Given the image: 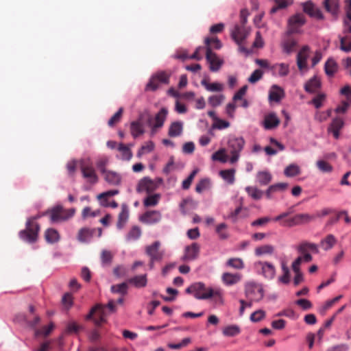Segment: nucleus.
<instances>
[{"label": "nucleus", "mask_w": 351, "mask_h": 351, "mask_svg": "<svg viewBox=\"0 0 351 351\" xmlns=\"http://www.w3.org/2000/svg\"><path fill=\"white\" fill-rule=\"evenodd\" d=\"M186 293L192 294L197 300L213 298L216 304H222L223 291L220 288L207 287L201 282H195L186 289Z\"/></svg>", "instance_id": "obj_1"}, {"label": "nucleus", "mask_w": 351, "mask_h": 351, "mask_svg": "<svg viewBox=\"0 0 351 351\" xmlns=\"http://www.w3.org/2000/svg\"><path fill=\"white\" fill-rule=\"evenodd\" d=\"M117 311L116 302L110 300L106 306L97 304L91 308L90 313L86 315V319H93L95 324L97 326H101L106 322V317L108 313H112Z\"/></svg>", "instance_id": "obj_2"}, {"label": "nucleus", "mask_w": 351, "mask_h": 351, "mask_svg": "<svg viewBox=\"0 0 351 351\" xmlns=\"http://www.w3.org/2000/svg\"><path fill=\"white\" fill-rule=\"evenodd\" d=\"M45 215V214L43 213L29 218L26 222V228L19 232L20 238L29 243H34L36 241L40 230V226L35 221Z\"/></svg>", "instance_id": "obj_3"}, {"label": "nucleus", "mask_w": 351, "mask_h": 351, "mask_svg": "<svg viewBox=\"0 0 351 351\" xmlns=\"http://www.w3.org/2000/svg\"><path fill=\"white\" fill-rule=\"evenodd\" d=\"M47 213L50 214V219L52 223L66 221L73 217L75 213V208L64 209L61 205L52 208Z\"/></svg>", "instance_id": "obj_4"}, {"label": "nucleus", "mask_w": 351, "mask_h": 351, "mask_svg": "<svg viewBox=\"0 0 351 351\" xmlns=\"http://www.w3.org/2000/svg\"><path fill=\"white\" fill-rule=\"evenodd\" d=\"M228 145L232 155L230 162L234 164L238 161L240 157V152L244 147L245 141L242 137H232L229 139Z\"/></svg>", "instance_id": "obj_5"}, {"label": "nucleus", "mask_w": 351, "mask_h": 351, "mask_svg": "<svg viewBox=\"0 0 351 351\" xmlns=\"http://www.w3.org/2000/svg\"><path fill=\"white\" fill-rule=\"evenodd\" d=\"M80 167L84 178L91 184L98 182V176L93 167V162L89 158L82 159L80 162Z\"/></svg>", "instance_id": "obj_6"}, {"label": "nucleus", "mask_w": 351, "mask_h": 351, "mask_svg": "<svg viewBox=\"0 0 351 351\" xmlns=\"http://www.w3.org/2000/svg\"><path fill=\"white\" fill-rule=\"evenodd\" d=\"M168 111L166 108H162L160 110V111L156 114L154 118V123H152V117L149 114H147V123L148 125L151 128V134H155L158 130L161 128L164 123L166 120L167 115Z\"/></svg>", "instance_id": "obj_7"}, {"label": "nucleus", "mask_w": 351, "mask_h": 351, "mask_svg": "<svg viewBox=\"0 0 351 351\" xmlns=\"http://www.w3.org/2000/svg\"><path fill=\"white\" fill-rule=\"evenodd\" d=\"M305 23L306 19L303 14L297 13L293 15L288 21L289 29L287 33L289 34L299 33L300 28L303 26Z\"/></svg>", "instance_id": "obj_8"}, {"label": "nucleus", "mask_w": 351, "mask_h": 351, "mask_svg": "<svg viewBox=\"0 0 351 351\" xmlns=\"http://www.w3.org/2000/svg\"><path fill=\"white\" fill-rule=\"evenodd\" d=\"M245 293L251 300L259 301L263 297L262 288L255 282H247L245 286Z\"/></svg>", "instance_id": "obj_9"}, {"label": "nucleus", "mask_w": 351, "mask_h": 351, "mask_svg": "<svg viewBox=\"0 0 351 351\" xmlns=\"http://www.w3.org/2000/svg\"><path fill=\"white\" fill-rule=\"evenodd\" d=\"M162 219V214L159 210H147L139 217L141 222L147 225H153L159 223Z\"/></svg>", "instance_id": "obj_10"}, {"label": "nucleus", "mask_w": 351, "mask_h": 351, "mask_svg": "<svg viewBox=\"0 0 351 351\" xmlns=\"http://www.w3.org/2000/svg\"><path fill=\"white\" fill-rule=\"evenodd\" d=\"M256 269L261 271L263 276L267 279H273L276 274V269L273 264L268 262L258 261L255 263Z\"/></svg>", "instance_id": "obj_11"}, {"label": "nucleus", "mask_w": 351, "mask_h": 351, "mask_svg": "<svg viewBox=\"0 0 351 351\" xmlns=\"http://www.w3.org/2000/svg\"><path fill=\"white\" fill-rule=\"evenodd\" d=\"M158 187L157 184L151 178L145 177L141 179L136 186V191L138 193H146L150 194Z\"/></svg>", "instance_id": "obj_12"}, {"label": "nucleus", "mask_w": 351, "mask_h": 351, "mask_svg": "<svg viewBox=\"0 0 351 351\" xmlns=\"http://www.w3.org/2000/svg\"><path fill=\"white\" fill-rule=\"evenodd\" d=\"M160 242L158 241H154L152 245H147L145 247V252L152 261H160L164 256V251L160 250Z\"/></svg>", "instance_id": "obj_13"}, {"label": "nucleus", "mask_w": 351, "mask_h": 351, "mask_svg": "<svg viewBox=\"0 0 351 351\" xmlns=\"http://www.w3.org/2000/svg\"><path fill=\"white\" fill-rule=\"evenodd\" d=\"M206 58L210 65V70L213 72L218 71L221 68L223 60H220L215 53H213L208 47L206 51Z\"/></svg>", "instance_id": "obj_14"}, {"label": "nucleus", "mask_w": 351, "mask_h": 351, "mask_svg": "<svg viewBox=\"0 0 351 351\" xmlns=\"http://www.w3.org/2000/svg\"><path fill=\"white\" fill-rule=\"evenodd\" d=\"M248 34L249 31L244 25H236L231 32V36L237 45L242 43Z\"/></svg>", "instance_id": "obj_15"}, {"label": "nucleus", "mask_w": 351, "mask_h": 351, "mask_svg": "<svg viewBox=\"0 0 351 351\" xmlns=\"http://www.w3.org/2000/svg\"><path fill=\"white\" fill-rule=\"evenodd\" d=\"M309 47L304 45L297 54V66L301 71L307 69V59L309 56Z\"/></svg>", "instance_id": "obj_16"}, {"label": "nucleus", "mask_w": 351, "mask_h": 351, "mask_svg": "<svg viewBox=\"0 0 351 351\" xmlns=\"http://www.w3.org/2000/svg\"><path fill=\"white\" fill-rule=\"evenodd\" d=\"M314 219L313 216L307 213H300L294 215L287 221L289 226L304 224L310 222Z\"/></svg>", "instance_id": "obj_17"}, {"label": "nucleus", "mask_w": 351, "mask_h": 351, "mask_svg": "<svg viewBox=\"0 0 351 351\" xmlns=\"http://www.w3.org/2000/svg\"><path fill=\"white\" fill-rule=\"evenodd\" d=\"M199 245L197 243H193L191 245L186 246L182 260L184 261L195 260L199 256Z\"/></svg>", "instance_id": "obj_18"}, {"label": "nucleus", "mask_w": 351, "mask_h": 351, "mask_svg": "<svg viewBox=\"0 0 351 351\" xmlns=\"http://www.w3.org/2000/svg\"><path fill=\"white\" fill-rule=\"evenodd\" d=\"M144 114H140L136 121H134L130 123V132L132 136L136 138L145 133L143 120Z\"/></svg>", "instance_id": "obj_19"}, {"label": "nucleus", "mask_w": 351, "mask_h": 351, "mask_svg": "<svg viewBox=\"0 0 351 351\" xmlns=\"http://www.w3.org/2000/svg\"><path fill=\"white\" fill-rule=\"evenodd\" d=\"M303 10L311 17L317 19H323L324 16L319 9L315 7L311 1H306L302 4Z\"/></svg>", "instance_id": "obj_20"}, {"label": "nucleus", "mask_w": 351, "mask_h": 351, "mask_svg": "<svg viewBox=\"0 0 351 351\" xmlns=\"http://www.w3.org/2000/svg\"><path fill=\"white\" fill-rule=\"evenodd\" d=\"M280 122L276 114L274 112H271L265 116L263 126L266 130H271L278 127Z\"/></svg>", "instance_id": "obj_21"}, {"label": "nucleus", "mask_w": 351, "mask_h": 351, "mask_svg": "<svg viewBox=\"0 0 351 351\" xmlns=\"http://www.w3.org/2000/svg\"><path fill=\"white\" fill-rule=\"evenodd\" d=\"M129 218V208L125 204H123L121 208V212L118 216L117 227L121 230L123 228Z\"/></svg>", "instance_id": "obj_22"}, {"label": "nucleus", "mask_w": 351, "mask_h": 351, "mask_svg": "<svg viewBox=\"0 0 351 351\" xmlns=\"http://www.w3.org/2000/svg\"><path fill=\"white\" fill-rule=\"evenodd\" d=\"M343 125L344 122L342 118H335L328 128V131L332 132L334 137L337 139L339 137V131Z\"/></svg>", "instance_id": "obj_23"}, {"label": "nucleus", "mask_w": 351, "mask_h": 351, "mask_svg": "<svg viewBox=\"0 0 351 351\" xmlns=\"http://www.w3.org/2000/svg\"><path fill=\"white\" fill-rule=\"evenodd\" d=\"M128 283L138 289L145 287L147 284V274L135 276L129 278Z\"/></svg>", "instance_id": "obj_24"}, {"label": "nucleus", "mask_w": 351, "mask_h": 351, "mask_svg": "<svg viewBox=\"0 0 351 351\" xmlns=\"http://www.w3.org/2000/svg\"><path fill=\"white\" fill-rule=\"evenodd\" d=\"M321 87V81L319 77L314 76L310 79L304 85L306 92L313 93L317 92Z\"/></svg>", "instance_id": "obj_25"}, {"label": "nucleus", "mask_w": 351, "mask_h": 351, "mask_svg": "<svg viewBox=\"0 0 351 351\" xmlns=\"http://www.w3.org/2000/svg\"><path fill=\"white\" fill-rule=\"evenodd\" d=\"M95 229H90L88 228H81L77 233V240L81 243H87L90 241L93 236Z\"/></svg>", "instance_id": "obj_26"}, {"label": "nucleus", "mask_w": 351, "mask_h": 351, "mask_svg": "<svg viewBox=\"0 0 351 351\" xmlns=\"http://www.w3.org/2000/svg\"><path fill=\"white\" fill-rule=\"evenodd\" d=\"M221 279L225 285L230 286L239 282L241 279V275L240 274L226 272L223 274Z\"/></svg>", "instance_id": "obj_27"}, {"label": "nucleus", "mask_w": 351, "mask_h": 351, "mask_svg": "<svg viewBox=\"0 0 351 351\" xmlns=\"http://www.w3.org/2000/svg\"><path fill=\"white\" fill-rule=\"evenodd\" d=\"M339 0H324L323 2L325 10L332 16H337L339 12Z\"/></svg>", "instance_id": "obj_28"}, {"label": "nucleus", "mask_w": 351, "mask_h": 351, "mask_svg": "<svg viewBox=\"0 0 351 351\" xmlns=\"http://www.w3.org/2000/svg\"><path fill=\"white\" fill-rule=\"evenodd\" d=\"M183 131V123L181 121H174L171 123L168 135L170 137H177L181 135Z\"/></svg>", "instance_id": "obj_29"}, {"label": "nucleus", "mask_w": 351, "mask_h": 351, "mask_svg": "<svg viewBox=\"0 0 351 351\" xmlns=\"http://www.w3.org/2000/svg\"><path fill=\"white\" fill-rule=\"evenodd\" d=\"M285 97L284 90L279 86L274 85L269 92V98L271 101L279 102Z\"/></svg>", "instance_id": "obj_30"}, {"label": "nucleus", "mask_w": 351, "mask_h": 351, "mask_svg": "<svg viewBox=\"0 0 351 351\" xmlns=\"http://www.w3.org/2000/svg\"><path fill=\"white\" fill-rule=\"evenodd\" d=\"M336 243L337 239L333 234H330L321 241L320 246L324 250L328 251L332 248Z\"/></svg>", "instance_id": "obj_31"}, {"label": "nucleus", "mask_w": 351, "mask_h": 351, "mask_svg": "<svg viewBox=\"0 0 351 351\" xmlns=\"http://www.w3.org/2000/svg\"><path fill=\"white\" fill-rule=\"evenodd\" d=\"M298 45L297 41L293 38H287L282 43V51L287 54H290L295 51Z\"/></svg>", "instance_id": "obj_32"}, {"label": "nucleus", "mask_w": 351, "mask_h": 351, "mask_svg": "<svg viewBox=\"0 0 351 351\" xmlns=\"http://www.w3.org/2000/svg\"><path fill=\"white\" fill-rule=\"evenodd\" d=\"M45 238L47 243H55L60 240V237L56 229L48 228L45 232Z\"/></svg>", "instance_id": "obj_33"}, {"label": "nucleus", "mask_w": 351, "mask_h": 351, "mask_svg": "<svg viewBox=\"0 0 351 351\" xmlns=\"http://www.w3.org/2000/svg\"><path fill=\"white\" fill-rule=\"evenodd\" d=\"M160 195L159 193L155 194H149L144 199H143V205L145 207H154L158 205L160 199Z\"/></svg>", "instance_id": "obj_34"}, {"label": "nucleus", "mask_w": 351, "mask_h": 351, "mask_svg": "<svg viewBox=\"0 0 351 351\" xmlns=\"http://www.w3.org/2000/svg\"><path fill=\"white\" fill-rule=\"evenodd\" d=\"M337 64L332 58H329L325 62L324 71L329 77H332L337 71Z\"/></svg>", "instance_id": "obj_35"}, {"label": "nucleus", "mask_w": 351, "mask_h": 351, "mask_svg": "<svg viewBox=\"0 0 351 351\" xmlns=\"http://www.w3.org/2000/svg\"><path fill=\"white\" fill-rule=\"evenodd\" d=\"M201 84L208 91L221 92L223 89V85L218 82L209 83L206 80H202Z\"/></svg>", "instance_id": "obj_36"}, {"label": "nucleus", "mask_w": 351, "mask_h": 351, "mask_svg": "<svg viewBox=\"0 0 351 351\" xmlns=\"http://www.w3.org/2000/svg\"><path fill=\"white\" fill-rule=\"evenodd\" d=\"M105 180L112 185H117L121 182V177L119 174L114 171H108L104 173Z\"/></svg>", "instance_id": "obj_37"}, {"label": "nucleus", "mask_w": 351, "mask_h": 351, "mask_svg": "<svg viewBox=\"0 0 351 351\" xmlns=\"http://www.w3.org/2000/svg\"><path fill=\"white\" fill-rule=\"evenodd\" d=\"M241 328L237 325H229L223 328L222 333L226 337H235L240 334Z\"/></svg>", "instance_id": "obj_38"}, {"label": "nucleus", "mask_w": 351, "mask_h": 351, "mask_svg": "<svg viewBox=\"0 0 351 351\" xmlns=\"http://www.w3.org/2000/svg\"><path fill=\"white\" fill-rule=\"evenodd\" d=\"M220 176L221 178L226 180L228 184H233L234 182V174H235V169H226V170H221L219 172Z\"/></svg>", "instance_id": "obj_39"}, {"label": "nucleus", "mask_w": 351, "mask_h": 351, "mask_svg": "<svg viewBox=\"0 0 351 351\" xmlns=\"http://www.w3.org/2000/svg\"><path fill=\"white\" fill-rule=\"evenodd\" d=\"M141 236V230L137 226H133L126 235V240L128 241H135L140 238Z\"/></svg>", "instance_id": "obj_40"}, {"label": "nucleus", "mask_w": 351, "mask_h": 351, "mask_svg": "<svg viewBox=\"0 0 351 351\" xmlns=\"http://www.w3.org/2000/svg\"><path fill=\"white\" fill-rule=\"evenodd\" d=\"M117 149L121 154V159L124 160H129L132 157V153L130 149L123 143L118 145Z\"/></svg>", "instance_id": "obj_41"}, {"label": "nucleus", "mask_w": 351, "mask_h": 351, "mask_svg": "<svg viewBox=\"0 0 351 351\" xmlns=\"http://www.w3.org/2000/svg\"><path fill=\"white\" fill-rule=\"evenodd\" d=\"M128 282H122L111 286L110 290L114 293H120L122 295H125L128 293Z\"/></svg>", "instance_id": "obj_42"}, {"label": "nucleus", "mask_w": 351, "mask_h": 351, "mask_svg": "<svg viewBox=\"0 0 351 351\" xmlns=\"http://www.w3.org/2000/svg\"><path fill=\"white\" fill-rule=\"evenodd\" d=\"M204 43L206 45V49L208 47L219 49L222 45L220 40L217 37L206 38Z\"/></svg>", "instance_id": "obj_43"}, {"label": "nucleus", "mask_w": 351, "mask_h": 351, "mask_svg": "<svg viewBox=\"0 0 351 351\" xmlns=\"http://www.w3.org/2000/svg\"><path fill=\"white\" fill-rule=\"evenodd\" d=\"M288 187V184L285 182L278 183L270 186L266 191L267 198H270L271 193L277 191H285Z\"/></svg>", "instance_id": "obj_44"}, {"label": "nucleus", "mask_w": 351, "mask_h": 351, "mask_svg": "<svg viewBox=\"0 0 351 351\" xmlns=\"http://www.w3.org/2000/svg\"><path fill=\"white\" fill-rule=\"evenodd\" d=\"M308 250L316 253L318 252L317 246L311 243H302L298 247V251L300 253H305V252H308Z\"/></svg>", "instance_id": "obj_45"}, {"label": "nucleus", "mask_w": 351, "mask_h": 351, "mask_svg": "<svg viewBox=\"0 0 351 351\" xmlns=\"http://www.w3.org/2000/svg\"><path fill=\"white\" fill-rule=\"evenodd\" d=\"M340 49L345 52L351 51V36L339 37Z\"/></svg>", "instance_id": "obj_46"}, {"label": "nucleus", "mask_w": 351, "mask_h": 351, "mask_svg": "<svg viewBox=\"0 0 351 351\" xmlns=\"http://www.w3.org/2000/svg\"><path fill=\"white\" fill-rule=\"evenodd\" d=\"M274 248L271 245H264L255 249V254L261 256L263 254H271L274 252Z\"/></svg>", "instance_id": "obj_47"}, {"label": "nucleus", "mask_w": 351, "mask_h": 351, "mask_svg": "<svg viewBox=\"0 0 351 351\" xmlns=\"http://www.w3.org/2000/svg\"><path fill=\"white\" fill-rule=\"evenodd\" d=\"M274 70H277L280 76H287L289 73V65L285 63H280L274 65L271 68Z\"/></svg>", "instance_id": "obj_48"}, {"label": "nucleus", "mask_w": 351, "mask_h": 351, "mask_svg": "<svg viewBox=\"0 0 351 351\" xmlns=\"http://www.w3.org/2000/svg\"><path fill=\"white\" fill-rule=\"evenodd\" d=\"M258 182L262 185H267L271 180V175L267 171H261L257 174Z\"/></svg>", "instance_id": "obj_49"}, {"label": "nucleus", "mask_w": 351, "mask_h": 351, "mask_svg": "<svg viewBox=\"0 0 351 351\" xmlns=\"http://www.w3.org/2000/svg\"><path fill=\"white\" fill-rule=\"evenodd\" d=\"M316 166L323 173H330L333 170L332 166L324 160H317Z\"/></svg>", "instance_id": "obj_50"}, {"label": "nucleus", "mask_w": 351, "mask_h": 351, "mask_svg": "<svg viewBox=\"0 0 351 351\" xmlns=\"http://www.w3.org/2000/svg\"><path fill=\"white\" fill-rule=\"evenodd\" d=\"M300 173L299 167L293 164L287 166L284 171L285 175L287 177H293L299 175Z\"/></svg>", "instance_id": "obj_51"}, {"label": "nucleus", "mask_w": 351, "mask_h": 351, "mask_svg": "<svg viewBox=\"0 0 351 351\" xmlns=\"http://www.w3.org/2000/svg\"><path fill=\"white\" fill-rule=\"evenodd\" d=\"M225 99L223 95H212L208 98V104L213 107H217L221 104Z\"/></svg>", "instance_id": "obj_52"}, {"label": "nucleus", "mask_w": 351, "mask_h": 351, "mask_svg": "<svg viewBox=\"0 0 351 351\" xmlns=\"http://www.w3.org/2000/svg\"><path fill=\"white\" fill-rule=\"evenodd\" d=\"M282 270L283 275L279 278V281L283 284H288L290 282V271L288 267L283 263H282Z\"/></svg>", "instance_id": "obj_53"}, {"label": "nucleus", "mask_w": 351, "mask_h": 351, "mask_svg": "<svg viewBox=\"0 0 351 351\" xmlns=\"http://www.w3.org/2000/svg\"><path fill=\"white\" fill-rule=\"evenodd\" d=\"M265 311L260 309L252 313L250 315V319L252 322H259L263 319H265Z\"/></svg>", "instance_id": "obj_54"}, {"label": "nucleus", "mask_w": 351, "mask_h": 351, "mask_svg": "<svg viewBox=\"0 0 351 351\" xmlns=\"http://www.w3.org/2000/svg\"><path fill=\"white\" fill-rule=\"evenodd\" d=\"M246 191L247 192L248 195H250L254 199H261L263 194L262 191L258 189L257 188L252 186H247L246 188Z\"/></svg>", "instance_id": "obj_55"}, {"label": "nucleus", "mask_w": 351, "mask_h": 351, "mask_svg": "<svg viewBox=\"0 0 351 351\" xmlns=\"http://www.w3.org/2000/svg\"><path fill=\"white\" fill-rule=\"evenodd\" d=\"M123 112V108L121 107L119 110L109 119L108 125L113 127L115 124L119 123L121 119Z\"/></svg>", "instance_id": "obj_56"}, {"label": "nucleus", "mask_w": 351, "mask_h": 351, "mask_svg": "<svg viewBox=\"0 0 351 351\" xmlns=\"http://www.w3.org/2000/svg\"><path fill=\"white\" fill-rule=\"evenodd\" d=\"M227 265L237 269H243L244 267L243 261L239 258H230L227 262Z\"/></svg>", "instance_id": "obj_57"}, {"label": "nucleus", "mask_w": 351, "mask_h": 351, "mask_svg": "<svg viewBox=\"0 0 351 351\" xmlns=\"http://www.w3.org/2000/svg\"><path fill=\"white\" fill-rule=\"evenodd\" d=\"M225 152V149L218 150L213 154L212 159L213 160H219L222 162H226L227 161V156L226 155Z\"/></svg>", "instance_id": "obj_58"}, {"label": "nucleus", "mask_w": 351, "mask_h": 351, "mask_svg": "<svg viewBox=\"0 0 351 351\" xmlns=\"http://www.w3.org/2000/svg\"><path fill=\"white\" fill-rule=\"evenodd\" d=\"M191 342V339L189 337L184 338L182 340V341L179 343H169L168 347L171 349L173 350H179L182 347L186 346Z\"/></svg>", "instance_id": "obj_59"}, {"label": "nucleus", "mask_w": 351, "mask_h": 351, "mask_svg": "<svg viewBox=\"0 0 351 351\" xmlns=\"http://www.w3.org/2000/svg\"><path fill=\"white\" fill-rule=\"evenodd\" d=\"M154 148V144L152 141H148L143 145L138 152V155L141 156L145 153H149L153 151Z\"/></svg>", "instance_id": "obj_60"}, {"label": "nucleus", "mask_w": 351, "mask_h": 351, "mask_svg": "<svg viewBox=\"0 0 351 351\" xmlns=\"http://www.w3.org/2000/svg\"><path fill=\"white\" fill-rule=\"evenodd\" d=\"M197 173V169L193 170L189 177L182 182V189L184 190L189 189L191 185V183Z\"/></svg>", "instance_id": "obj_61"}, {"label": "nucleus", "mask_w": 351, "mask_h": 351, "mask_svg": "<svg viewBox=\"0 0 351 351\" xmlns=\"http://www.w3.org/2000/svg\"><path fill=\"white\" fill-rule=\"evenodd\" d=\"M263 75V72L261 69H256L248 78V82L254 84L260 80Z\"/></svg>", "instance_id": "obj_62"}, {"label": "nucleus", "mask_w": 351, "mask_h": 351, "mask_svg": "<svg viewBox=\"0 0 351 351\" xmlns=\"http://www.w3.org/2000/svg\"><path fill=\"white\" fill-rule=\"evenodd\" d=\"M159 83L169 84L170 74L165 71H160L154 75Z\"/></svg>", "instance_id": "obj_63"}, {"label": "nucleus", "mask_w": 351, "mask_h": 351, "mask_svg": "<svg viewBox=\"0 0 351 351\" xmlns=\"http://www.w3.org/2000/svg\"><path fill=\"white\" fill-rule=\"evenodd\" d=\"M227 226L224 223L219 224L216 228V232L221 239H226L228 237V233L225 231Z\"/></svg>", "instance_id": "obj_64"}]
</instances>
